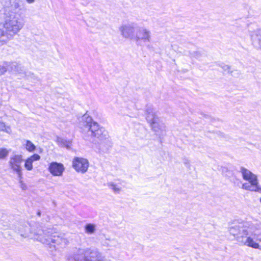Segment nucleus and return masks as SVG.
Returning a JSON list of instances; mask_svg holds the SVG:
<instances>
[{
	"label": "nucleus",
	"mask_w": 261,
	"mask_h": 261,
	"mask_svg": "<svg viewBox=\"0 0 261 261\" xmlns=\"http://www.w3.org/2000/svg\"><path fill=\"white\" fill-rule=\"evenodd\" d=\"M7 71V68L6 67V65H4V63L2 65H0V75L5 74Z\"/></svg>",
	"instance_id": "nucleus-27"
},
{
	"label": "nucleus",
	"mask_w": 261,
	"mask_h": 261,
	"mask_svg": "<svg viewBox=\"0 0 261 261\" xmlns=\"http://www.w3.org/2000/svg\"><path fill=\"white\" fill-rule=\"evenodd\" d=\"M89 165L88 161L87 159H83V173L87 171Z\"/></svg>",
	"instance_id": "nucleus-22"
},
{
	"label": "nucleus",
	"mask_w": 261,
	"mask_h": 261,
	"mask_svg": "<svg viewBox=\"0 0 261 261\" xmlns=\"http://www.w3.org/2000/svg\"><path fill=\"white\" fill-rule=\"evenodd\" d=\"M138 44L141 42H150L151 40L150 31L145 28H140L137 30L134 40Z\"/></svg>",
	"instance_id": "nucleus-8"
},
{
	"label": "nucleus",
	"mask_w": 261,
	"mask_h": 261,
	"mask_svg": "<svg viewBox=\"0 0 261 261\" xmlns=\"http://www.w3.org/2000/svg\"><path fill=\"white\" fill-rule=\"evenodd\" d=\"M260 229V224L243 221L232 223L228 231L240 245L261 251Z\"/></svg>",
	"instance_id": "nucleus-1"
},
{
	"label": "nucleus",
	"mask_w": 261,
	"mask_h": 261,
	"mask_svg": "<svg viewBox=\"0 0 261 261\" xmlns=\"http://www.w3.org/2000/svg\"><path fill=\"white\" fill-rule=\"evenodd\" d=\"M68 241L64 237L58 234H51L45 239L43 243L48 246L49 250L53 251L59 249L58 246L62 248L65 247L68 244Z\"/></svg>",
	"instance_id": "nucleus-5"
},
{
	"label": "nucleus",
	"mask_w": 261,
	"mask_h": 261,
	"mask_svg": "<svg viewBox=\"0 0 261 261\" xmlns=\"http://www.w3.org/2000/svg\"><path fill=\"white\" fill-rule=\"evenodd\" d=\"M225 67H226V69H229L230 68L227 65L225 66Z\"/></svg>",
	"instance_id": "nucleus-33"
},
{
	"label": "nucleus",
	"mask_w": 261,
	"mask_h": 261,
	"mask_svg": "<svg viewBox=\"0 0 261 261\" xmlns=\"http://www.w3.org/2000/svg\"><path fill=\"white\" fill-rule=\"evenodd\" d=\"M242 189L253 192H257L261 193V186L258 184L257 186L252 185L251 184L244 183L242 185Z\"/></svg>",
	"instance_id": "nucleus-15"
},
{
	"label": "nucleus",
	"mask_w": 261,
	"mask_h": 261,
	"mask_svg": "<svg viewBox=\"0 0 261 261\" xmlns=\"http://www.w3.org/2000/svg\"><path fill=\"white\" fill-rule=\"evenodd\" d=\"M103 245H105V246H109V245H108V244H107V243H106V244H103Z\"/></svg>",
	"instance_id": "nucleus-34"
},
{
	"label": "nucleus",
	"mask_w": 261,
	"mask_h": 261,
	"mask_svg": "<svg viewBox=\"0 0 261 261\" xmlns=\"http://www.w3.org/2000/svg\"><path fill=\"white\" fill-rule=\"evenodd\" d=\"M8 154V151L6 148H0V159L6 157Z\"/></svg>",
	"instance_id": "nucleus-24"
},
{
	"label": "nucleus",
	"mask_w": 261,
	"mask_h": 261,
	"mask_svg": "<svg viewBox=\"0 0 261 261\" xmlns=\"http://www.w3.org/2000/svg\"><path fill=\"white\" fill-rule=\"evenodd\" d=\"M259 202L261 203V198H259Z\"/></svg>",
	"instance_id": "nucleus-35"
},
{
	"label": "nucleus",
	"mask_w": 261,
	"mask_h": 261,
	"mask_svg": "<svg viewBox=\"0 0 261 261\" xmlns=\"http://www.w3.org/2000/svg\"><path fill=\"white\" fill-rule=\"evenodd\" d=\"M69 261H79V259L75 257H74L73 260L69 259Z\"/></svg>",
	"instance_id": "nucleus-31"
},
{
	"label": "nucleus",
	"mask_w": 261,
	"mask_h": 261,
	"mask_svg": "<svg viewBox=\"0 0 261 261\" xmlns=\"http://www.w3.org/2000/svg\"><path fill=\"white\" fill-rule=\"evenodd\" d=\"M191 57L198 59L201 57V54L199 51H193L190 52Z\"/></svg>",
	"instance_id": "nucleus-23"
},
{
	"label": "nucleus",
	"mask_w": 261,
	"mask_h": 261,
	"mask_svg": "<svg viewBox=\"0 0 261 261\" xmlns=\"http://www.w3.org/2000/svg\"><path fill=\"white\" fill-rule=\"evenodd\" d=\"M83 135L85 140L90 141L97 148L100 144L110 143L108 132L94 121L87 113L83 115Z\"/></svg>",
	"instance_id": "nucleus-2"
},
{
	"label": "nucleus",
	"mask_w": 261,
	"mask_h": 261,
	"mask_svg": "<svg viewBox=\"0 0 261 261\" xmlns=\"http://www.w3.org/2000/svg\"><path fill=\"white\" fill-rule=\"evenodd\" d=\"M28 3L32 4L35 2V0H26Z\"/></svg>",
	"instance_id": "nucleus-30"
},
{
	"label": "nucleus",
	"mask_w": 261,
	"mask_h": 261,
	"mask_svg": "<svg viewBox=\"0 0 261 261\" xmlns=\"http://www.w3.org/2000/svg\"><path fill=\"white\" fill-rule=\"evenodd\" d=\"M9 129V127H7L3 122L0 121V132L8 133Z\"/></svg>",
	"instance_id": "nucleus-25"
},
{
	"label": "nucleus",
	"mask_w": 261,
	"mask_h": 261,
	"mask_svg": "<svg viewBox=\"0 0 261 261\" xmlns=\"http://www.w3.org/2000/svg\"><path fill=\"white\" fill-rule=\"evenodd\" d=\"M136 24L133 22L124 24L119 27V30L123 37L134 40L136 33Z\"/></svg>",
	"instance_id": "nucleus-7"
},
{
	"label": "nucleus",
	"mask_w": 261,
	"mask_h": 261,
	"mask_svg": "<svg viewBox=\"0 0 261 261\" xmlns=\"http://www.w3.org/2000/svg\"><path fill=\"white\" fill-rule=\"evenodd\" d=\"M107 240L110 241V239H107Z\"/></svg>",
	"instance_id": "nucleus-36"
},
{
	"label": "nucleus",
	"mask_w": 261,
	"mask_h": 261,
	"mask_svg": "<svg viewBox=\"0 0 261 261\" xmlns=\"http://www.w3.org/2000/svg\"><path fill=\"white\" fill-rule=\"evenodd\" d=\"M37 215L39 216H41V212H37Z\"/></svg>",
	"instance_id": "nucleus-32"
},
{
	"label": "nucleus",
	"mask_w": 261,
	"mask_h": 261,
	"mask_svg": "<svg viewBox=\"0 0 261 261\" xmlns=\"http://www.w3.org/2000/svg\"><path fill=\"white\" fill-rule=\"evenodd\" d=\"M72 166L77 172L82 171V158H75L72 162Z\"/></svg>",
	"instance_id": "nucleus-18"
},
{
	"label": "nucleus",
	"mask_w": 261,
	"mask_h": 261,
	"mask_svg": "<svg viewBox=\"0 0 261 261\" xmlns=\"http://www.w3.org/2000/svg\"><path fill=\"white\" fill-rule=\"evenodd\" d=\"M25 148L29 151L32 152L35 150L36 146L31 141L27 140L26 142Z\"/></svg>",
	"instance_id": "nucleus-20"
},
{
	"label": "nucleus",
	"mask_w": 261,
	"mask_h": 261,
	"mask_svg": "<svg viewBox=\"0 0 261 261\" xmlns=\"http://www.w3.org/2000/svg\"><path fill=\"white\" fill-rule=\"evenodd\" d=\"M28 158L33 163L34 161H39L40 159V156L38 154H34Z\"/></svg>",
	"instance_id": "nucleus-26"
},
{
	"label": "nucleus",
	"mask_w": 261,
	"mask_h": 261,
	"mask_svg": "<svg viewBox=\"0 0 261 261\" xmlns=\"http://www.w3.org/2000/svg\"><path fill=\"white\" fill-rule=\"evenodd\" d=\"M240 172L244 180L249 181L252 185L257 186L258 180L256 175L243 167L240 168Z\"/></svg>",
	"instance_id": "nucleus-9"
},
{
	"label": "nucleus",
	"mask_w": 261,
	"mask_h": 261,
	"mask_svg": "<svg viewBox=\"0 0 261 261\" xmlns=\"http://www.w3.org/2000/svg\"><path fill=\"white\" fill-rule=\"evenodd\" d=\"M21 170H19L15 171L18 175V178H19V182L20 181V180H21V179L22 178V173Z\"/></svg>",
	"instance_id": "nucleus-28"
},
{
	"label": "nucleus",
	"mask_w": 261,
	"mask_h": 261,
	"mask_svg": "<svg viewBox=\"0 0 261 261\" xmlns=\"http://www.w3.org/2000/svg\"><path fill=\"white\" fill-rule=\"evenodd\" d=\"M253 44L256 47L261 48V30H257L251 35Z\"/></svg>",
	"instance_id": "nucleus-14"
},
{
	"label": "nucleus",
	"mask_w": 261,
	"mask_h": 261,
	"mask_svg": "<svg viewBox=\"0 0 261 261\" xmlns=\"http://www.w3.org/2000/svg\"><path fill=\"white\" fill-rule=\"evenodd\" d=\"M96 230V225L94 223H87L85 226V232L89 235L94 234Z\"/></svg>",
	"instance_id": "nucleus-16"
},
{
	"label": "nucleus",
	"mask_w": 261,
	"mask_h": 261,
	"mask_svg": "<svg viewBox=\"0 0 261 261\" xmlns=\"http://www.w3.org/2000/svg\"><path fill=\"white\" fill-rule=\"evenodd\" d=\"M58 144L62 147H66L67 149H70L71 143L70 141L66 140L62 138L58 137L57 139Z\"/></svg>",
	"instance_id": "nucleus-17"
},
{
	"label": "nucleus",
	"mask_w": 261,
	"mask_h": 261,
	"mask_svg": "<svg viewBox=\"0 0 261 261\" xmlns=\"http://www.w3.org/2000/svg\"><path fill=\"white\" fill-rule=\"evenodd\" d=\"M7 71L20 73L22 71L20 65L16 62H4Z\"/></svg>",
	"instance_id": "nucleus-13"
},
{
	"label": "nucleus",
	"mask_w": 261,
	"mask_h": 261,
	"mask_svg": "<svg viewBox=\"0 0 261 261\" xmlns=\"http://www.w3.org/2000/svg\"><path fill=\"white\" fill-rule=\"evenodd\" d=\"M83 261H112L106 259L98 249L88 248L84 250L83 252Z\"/></svg>",
	"instance_id": "nucleus-6"
},
{
	"label": "nucleus",
	"mask_w": 261,
	"mask_h": 261,
	"mask_svg": "<svg viewBox=\"0 0 261 261\" xmlns=\"http://www.w3.org/2000/svg\"><path fill=\"white\" fill-rule=\"evenodd\" d=\"M146 119L150 124L152 129L156 133H160L165 130V126L159 120L155 115L154 111L151 108H148L146 113Z\"/></svg>",
	"instance_id": "nucleus-4"
},
{
	"label": "nucleus",
	"mask_w": 261,
	"mask_h": 261,
	"mask_svg": "<svg viewBox=\"0 0 261 261\" xmlns=\"http://www.w3.org/2000/svg\"><path fill=\"white\" fill-rule=\"evenodd\" d=\"M15 35L9 38L7 34V30L3 27V24H0V46L6 44L9 40H12Z\"/></svg>",
	"instance_id": "nucleus-12"
},
{
	"label": "nucleus",
	"mask_w": 261,
	"mask_h": 261,
	"mask_svg": "<svg viewBox=\"0 0 261 261\" xmlns=\"http://www.w3.org/2000/svg\"><path fill=\"white\" fill-rule=\"evenodd\" d=\"M21 10L20 3L15 1L11 3V6L5 10L3 27L6 29L9 38L16 35L24 26L20 15H17Z\"/></svg>",
	"instance_id": "nucleus-3"
},
{
	"label": "nucleus",
	"mask_w": 261,
	"mask_h": 261,
	"mask_svg": "<svg viewBox=\"0 0 261 261\" xmlns=\"http://www.w3.org/2000/svg\"><path fill=\"white\" fill-rule=\"evenodd\" d=\"M48 170L54 176H61L64 170V167L61 163L52 162L48 167Z\"/></svg>",
	"instance_id": "nucleus-11"
},
{
	"label": "nucleus",
	"mask_w": 261,
	"mask_h": 261,
	"mask_svg": "<svg viewBox=\"0 0 261 261\" xmlns=\"http://www.w3.org/2000/svg\"><path fill=\"white\" fill-rule=\"evenodd\" d=\"M23 161L21 155L15 154L10 158L9 164L10 168L14 171L22 170L21 164Z\"/></svg>",
	"instance_id": "nucleus-10"
},
{
	"label": "nucleus",
	"mask_w": 261,
	"mask_h": 261,
	"mask_svg": "<svg viewBox=\"0 0 261 261\" xmlns=\"http://www.w3.org/2000/svg\"><path fill=\"white\" fill-rule=\"evenodd\" d=\"M107 186L115 194H118L121 191V188L114 182H109L107 184Z\"/></svg>",
	"instance_id": "nucleus-19"
},
{
	"label": "nucleus",
	"mask_w": 261,
	"mask_h": 261,
	"mask_svg": "<svg viewBox=\"0 0 261 261\" xmlns=\"http://www.w3.org/2000/svg\"><path fill=\"white\" fill-rule=\"evenodd\" d=\"M24 167L29 171L33 169V162L29 158L25 161Z\"/></svg>",
	"instance_id": "nucleus-21"
},
{
	"label": "nucleus",
	"mask_w": 261,
	"mask_h": 261,
	"mask_svg": "<svg viewBox=\"0 0 261 261\" xmlns=\"http://www.w3.org/2000/svg\"><path fill=\"white\" fill-rule=\"evenodd\" d=\"M20 187H21V188L23 190H25L26 189H27V186L24 183H23L22 180H20Z\"/></svg>",
	"instance_id": "nucleus-29"
}]
</instances>
